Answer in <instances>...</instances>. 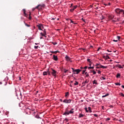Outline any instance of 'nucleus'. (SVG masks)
I'll return each mask as SVG.
<instances>
[{
	"instance_id": "nucleus-1",
	"label": "nucleus",
	"mask_w": 124,
	"mask_h": 124,
	"mask_svg": "<svg viewBox=\"0 0 124 124\" xmlns=\"http://www.w3.org/2000/svg\"><path fill=\"white\" fill-rule=\"evenodd\" d=\"M73 110H74V108H71V110L69 111L68 108H67L65 109V112L63 113V115L66 116L67 115H69V114H73V113H74Z\"/></svg>"
},
{
	"instance_id": "nucleus-2",
	"label": "nucleus",
	"mask_w": 124,
	"mask_h": 124,
	"mask_svg": "<svg viewBox=\"0 0 124 124\" xmlns=\"http://www.w3.org/2000/svg\"><path fill=\"white\" fill-rule=\"evenodd\" d=\"M72 69L73 70L74 74H79V73H80V72L82 71V70H80V69H75L73 68H72Z\"/></svg>"
},
{
	"instance_id": "nucleus-3",
	"label": "nucleus",
	"mask_w": 124,
	"mask_h": 124,
	"mask_svg": "<svg viewBox=\"0 0 124 124\" xmlns=\"http://www.w3.org/2000/svg\"><path fill=\"white\" fill-rule=\"evenodd\" d=\"M42 7H45V4H40L37 5V6L36 7V8L37 9H41Z\"/></svg>"
},
{
	"instance_id": "nucleus-4",
	"label": "nucleus",
	"mask_w": 124,
	"mask_h": 124,
	"mask_svg": "<svg viewBox=\"0 0 124 124\" xmlns=\"http://www.w3.org/2000/svg\"><path fill=\"white\" fill-rule=\"evenodd\" d=\"M37 27L40 31H42V29H44V27H43V25L39 24L37 25Z\"/></svg>"
},
{
	"instance_id": "nucleus-5",
	"label": "nucleus",
	"mask_w": 124,
	"mask_h": 124,
	"mask_svg": "<svg viewBox=\"0 0 124 124\" xmlns=\"http://www.w3.org/2000/svg\"><path fill=\"white\" fill-rule=\"evenodd\" d=\"M51 74L52 75V76H54L55 78H56V76H57V72L56 71V70L51 69Z\"/></svg>"
},
{
	"instance_id": "nucleus-6",
	"label": "nucleus",
	"mask_w": 124,
	"mask_h": 124,
	"mask_svg": "<svg viewBox=\"0 0 124 124\" xmlns=\"http://www.w3.org/2000/svg\"><path fill=\"white\" fill-rule=\"evenodd\" d=\"M71 101H72V100L69 99H64L63 101V103H71Z\"/></svg>"
},
{
	"instance_id": "nucleus-7",
	"label": "nucleus",
	"mask_w": 124,
	"mask_h": 124,
	"mask_svg": "<svg viewBox=\"0 0 124 124\" xmlns=\"http://www.w3.org/2000/svg\"><path fill=\"white\" fill-rule=\"evenodd\" d=\"M77 7H78L77 5L73 6V7H72V8L70 10V11L71 12H73L74 10H75V9H76V8H77Z\"/></svg>"
},
{
	"instance_id": "nucleus-8",
	"label": "nucleus",
	"mask_w": 124,
	"mask_h": 124,
	"mask_svg": "<svg viewBox=\"0 0 124 124\" xmlns=\"http://www.w3.org/2000/svg\"><path fill=\"white\" fill-rule=\"evenodd\" d=\"M96 68H107V66H105L100 64L99 65L96 67Z\"/></svg>"
},
{
	"instance_id": "nucleus-9",
	"label": "nucleus",
	"mask_w": 124,
	"mask_h": 124,
	"mask_svg": "<svg viewBox=\"0 0 124 124\" xmlns=\"http://www.w3.org/2000/svg\"><path fill=\"white\" fill-rule=\"evenodd\" d=\"M53 59L54 61H58V56L55 55H53Z\"/></svg>"
},
{
	"instance_id": "nucleus-10",
	"label": "nucleus",
	"mask_w": 124,
	"mask_h": 124,
	"mask_svg": "<svg viewBox=\"0 0 124 124\" xmlns=\"http://www.w3.org/2000/svg\"><path fill=\"white\" fill-rule=\"evenodd\" d=\"M89 82V80L86 79V81L82 83V85L83 87H84V86L86 85V84Z\"/></svg>"
},
{
	"instance_id": "nucleus-11",
	"label": "nucleus",
	"mask_w": 124,
	"mask_h": 124,
	"mask_svg": "<svg viewBox=\"0 0 124 124\" xmlns=\"http://www.w3.org/2000/svg\"><path fill=\"white\" fill-rule=\"evenodd\" d=\"M121 11H122V10L120 9H116L115 10V12H116V13H118V14H120Z\"/></svg>"
},
{
	"instance_id": "nucleus-12",
	"label": "nucleus",
	"mask_w": 124,
	"mask_h": 124,
	"mask_svg": "<svg viewBox=\"0 0 124 124\" xmlns=\"http://www.w3.org/2000/svg\"><path fill=\"white\" fill-rule=\"evenodd\" d=\"M65 60L66 61H67V62H69L70 61V57H68L67 56H65Z\"/></svg>"
},
{
	"instance_id": "nucleus-13",
	"label": "nucleus",
	"mask_w": 124,
	"mask_h": 124,
	"mask_svg": "<svg viewBox=\"0 0 124 124\" xmlns=\"http://www.w3.org/2000/svg\"><path fill=\"white\" fill-rule=\"evenodd\" d=\"M113 18H114L113 15L108 16V19H109L110 20H112V19H113Z\"/></svg>"
},
{
	"instance_id": "nucleus-14",
	"label": "nucleus",
	"mask_w": 124,
	"mask_h": 124,
	"mask_svg": "<svg viewBox=\"0 0 124 124\" xmlns=\"http://www.w3.org/2000/svg\"><path fill=\"white\" fill-rule=\"evenodd\" d=\"M68 95H69V92L66 93L65 94V97L67 98L68 97Z\"/></svg>"
},
{
	"instance_id": "nucleus-15",
	"label": "nucleus",
	"mask_w": 124,
	"mask_h": 124,
	"mask_svg": "<svg viewBox=\"0 0 124 124\" xmlns=\"http://www.w3.org/2000/svg\"><path fill=\"white\" fill-rule=\"evenodd\" d=\"M120 77H121V74L120 73H118L116 75V78H120Z\"/></svg>"
},
{
	"instance_id": "nucleus-16",
	"label": "nucleus",
	"mask_w": 124,
	"mask_h": 124,
	"mask_svg": "<svg viewBox=\"0 0 124 124\" xmlns=\"http://www.w3.org/2000/svg\"><path fill=\"white\" fill-rule=\"evenodd\" d=\"M88 109V112H89L90 113H92V109H91V107H89Z\"/></svg>"
},
{
	"instance_id": "nucleus-17",
	"label": "nucleus",
	"mask_w": 124,
	"mask_h": 124,
	"mask_svg": "<svg viewBox=\"0 0 124 124\" xmlns=\"http://www.w3.org/2000/svg\"><path fill=\"white\" fill-rule=\"evenodd\" d=\"M23 13L24 14V16H25V17H27V14H26V10L25 9H23Z\"/></svg>"
},
{
	"instance_id": "nucleus-18",
	"label": "nucleus",
	"mask_w": 124,
	"mask_h": 124,
	"mask_svg": "<svg viewBox=\"0 0 124 124\" xmlns=\"http://www.w3.org/2000/svg\"><path fill=\"white\" fill-rule=\"evenodd\" d=\"M82 117H84V114H82L80 113L78 116V118H82Z\"/></svg>"
},
{
	"instance_id": "nucleus-19",
	"label": "nucleus",
	"mask_w": 124,
	"mask_h": 124,
	"mask_svg": "<svg viewBox=\"0 0 124 124\" xmlns=\"http://www.w3.org/2000/svg\"><path fill=\"white\" fill-rule=\"evenodd\" d=\"M94 84H95L96 85H97V81H96V80H94L93 81V85H94Z\"/></svg>"
},
{
	"instance_id": "nucleus-20",
	"label": "nucleus",
	"mask_w": 124,
	"mask_h": 124,
	"mask_svg": "<svg viewBox=\"0 0 124 124\" xmlns=\"http://www.w3.org/2000/svg\"><path fill=\"white\" fill-rule=\"evenodd\" d=\"M117 67H118L119 68H123V67L122 66V65L120 64L117 65Z\"/></svg>"
},
{
	"instance_id": "nucleus-21",
	"label": "nucleus",
	"mask_w": 124,
	"mask_h": 124,
	"mask_svg": "<svg viewBox=\"0 0 124 124\" xmlns=\"http://www.w3.org/2000/svg\"><path fill=\"white\" fill-rule=\"evenodd\" d=\"M108 95H109V93H107L106 95H103L102 97L103 98L106 97V96H108Z\"/></svg>"
},
{
	"instance_id": "nucleus-22",
	"label": "nucleus",
	"mask_w": 124,
	"mask_h": 124,
	"mask_svg": "<svg viewBox=\"0 0 124 124\" xmlns=\"http://www.w3.org/2000/svg\"><path fill=\"white\" fill-rule=\"evenodd\" d=\"M51 53L52 54H57V53H59V51H52Z\"/></svg>"
},
{
	"instance_id": "nucleus-23",
	"label": "nucleus",
	"mask_w": 124,
	"mask_h": 124,
	"mask_svg": "<svg viewBox=\"0 0 124 124\" xmlns=\"http://www.w3.org/2000/svg\"><path fill=\"white\" fill-rule=\"evenodd\" d=\"M120 14H122V15H123V14H124V10H121V12Z\"/></svg>"
},
{
	"instance_id": "nucleus-24",
	"label": "nucleus",
	"mask_w": 124,
	"mask_h": 124,
	"mask_svg": "<svg viewBox=\"0 0 124 124\" xmlns=\"http://www.w3.org/2000/svg\"><path fill=\"white\" fill-rule=\"evenodd\" d=\"M47 72H44L43 73V75H44V76H45V75H47Z\"/></svg>"
},
{
	"instance_id": "nucleus-25",
	"label": "nucleus",
	"mask_w": 124,
	"mask_h": 124,
	"mask_svg": "<svg viewBox=\"0 0 124 124\" xmlns=\"http://www.w3.org/2000/svg\"><path fill=\"white\" fill-rule=\"evenodd\" d=\"M40 34H41L42 36H45V37H46V35L44 33L43 34V33L41 32Z\"/></svg>"
},
{
	"instance_id": "nucleus-26",
	"label": "nucleus",
	"mask_w": 124,
	"mask_h": 124,
	"mask_svg": "<svg viewBox=\"0 0 124 124\" xmlns=\"http://www.w3.org/2000/svg\"><path fill=\"white\" fill-rule=\"evenodd\" d=\"M24 23L25 26H26V27H30V26L29 25H28V24L26 23V22H25V21H24Z\"/></svg>"
},
{
	"instance_id": "nucleus-27",
	"label": "nucleus",
	"mask_w": 124,
	"mask_h": 124,
	"mask_svg": "<svg viewBox=\"0 0 124 124\" xmlns=\"http://www.w3.org/2000/svg\"><path fill=\"white\" fill-rule=\"evenodd\" d=\"M116 86H121V84L120 83H115Z\"/></svg>"
},
{
	"instance_id": "nucleus-28",
	"label": "nucleus",
	"mask_w": 124,
	"mask_h": 124,
	"mask_svg": "<svg viewBox=\"0 0 124 124\" xmlns=\"http://www.w3.org/2000/svg\"><path fill=\"white\" fill-rule=\"evenodd\" d=\"M47 74H48V75L50 76L51 75V73H50V72L49 71V69L48 70L47 72Z\"/></svg>"
},
{
	"instance_id": "nucleus-29",
	"label": "nucleus",
	"mask_w": 124,
	"mask_h": 124,
	"mask_svg": "<svg viewBox=\"0 0 124 124\" xmlns=\"http://www.w3.org/2000/svg\"><path fill=\"white\" fill-rule=\"evenodd\" d=\"M94 68V67L93 66V67H88V69H93Z\"/></svg>"
},
{
	"instance_id": "nucleus-30",
	"label": "nucleus",
	"mask_w": 124,
	"mask_h": 124,
	"mask_svg": "<svg viewBox=\"0 0 124 124\" xmlns=\"http://www.w3.org/2000/svg\"><path fill=\"white\" fill-rule=\"evenodd\" d=\"M87 62H90V63L92 62H91V59H87Z\"/></svg>"
},
{
	"instance_id": "nucleus-31",
	"label": "nucleus",
	"mask_w": 124,
	"mask_h": 124,
	"mask_svg": "<svg viewBox=\"0 0 124 124\" xmlns=\"http://www.w3.org/2000/svg\"><path fill=\"white\" fill-rule=\"evenodd\" d=\"M117 38L118 40H120V39H121V36H117Z\"/></svg>"
},
{
	"instance_id": "nucleus-32",
	"label": "nucleus",
	"mask_w": 124,
	"mask_h": 124,
	"mask_svg": "<svg viewBox=\"0 0 124 124\" xmlns=\"http://www.w3.org/2000/svg\"><path fill=\"white\" fill-rule=\"evenodd\" d=\"M44 33L46 35L47 34H46V30H44Z\"/></svg>"
},
{
	"instance_id": "nucleus-33",
	"label": "nucleus",
	"mask_w": 124,
	"mask_h": 124,
	"mask_svg": "<svg viewBox=\"0 0 124 124\" xmlns=\"http://www.w3.org/2000/svg\"><path fill=\"white\" fill-rule=\"evenodd\" d=\"M75 86H77L78 85V82L76 81V83H74Z\"/></svg>"
},
{
	"instance_id": "nucleus-34",
	"label": "nucleus",
	"mask_w": 124,
	"mask_h": 124,
	"mask_svg": "<svg viewBox=\"0 0 124 124\" xmlns=\"http://www.w3.org/2000/svg\"><path fill=\"white\" fill-rule=\"evenodd\" d=\"M94 117H96V118H97V117H98V115H97V114H93Z\"/></svg>"
},
{
	"instance_id": "nucleus-35",
	"label": "nucleus",
	"mask_w": 124,
	"mask_h": 124,
	"mask_svg": "<svg viewBox=\"0 0 124 124\" xmlns=\"http://www.w3.org/2000/svg\"><path fill=\"white\" fill-rule=\"evenodd\" d=\"M37 9V8H36V7L35 8H33L32 10V11H34V10H35V9Z\"/></svg>"
},
{
	"instance_id": "nucleus-36",
	"label": "nucleus",
	"mask_w": 124,
	"mask_h": 124,
	"mask_svg": "<svg viewBox=\"0 0 124 124\" xmlns=\"http://www.w3.org/2000/svg\"><path fill=\"white\" fill-rule=\"evenodd\" d=\"M67 71H68V70L64 69V73H66V72H67Z\"/></svg>"
},
{
	"instance_id": "nucleus-37",
	"label": "nucleus",
	"mask_w": 124,
	"mask_h": 124,
	"mask_svg": "<svg viewBox=\"0 0 124 124\" xmlns=\"http://www.w3.org/2000/svg\"><path fill=\"white\" fill-rule=\"evenodd\" d=\"M93 75L96 74V72L95 71H94V70L93 71Z\"/></svg>"
},
{
	"instance_id": "nucleus-38",
	"label": "nucleus",
	"mask_w": 124,
	"mask_h": 124,
	"mask_svg": "<svg viewBox=\"0 0 124 124\" xmlns=\"http://www.w3.org/2000/svg\"><path fill=\"white\" fill-rule=\"evenodd\" d=\"M34 48H35V49H38V46H34Z\"/></svg>"
},
{
	"instance_id": "nucleus-39",
	"label": "nucleus",
	"mask_w": 124,
	"mask_h": 124,
	"mask_svg": "<svg viewBox=\"0 0 124 124\" xmlns=\"http://www.w3.org/2000/svg\"><path fill=\"white\" fill-rule=\"evenodd\" d=\"M85 111L86 112V113H88V112H89V110H88V108H85Z\"/></svg>"
},
{
	"instance_id": "nucleus-40",
	"label": "nucleus",
	"mask_w": 124,
	"mask_h": 124,
	"mask_svg": "<svg viewBox=\"0 0 124 124\" xmlns=\"http://www.w3.org/2000/svg\"><path fill=\"white\" fill-rule=\"evenodd\" d=\"M107 59H110V57H109L108 56H106V59L107 60Z\"/></svg>"
},
{
	"instance_id": "nucleus-41",
	"label": "nucleus",
	"mask_w": 124,
	"mask_h": 124,
	"mask_svg": "<svg viewBox=\"0 0 124 124\" xmlns=\"http://www.w3.org/2000/svg\"><path fill=\"white\" fill-rule=\"evenodd\" d=\"M70 7L71 8H72V7H73V3H72L71 4V6H70Z\"/></svg>"
},
{
	"instance_id": "nucleus-42",
	"label": "nucleus",
	"mask_w": 124,
	"mask_h": 124,
	"mask_svg": "<svg viewBox=\"0 0 124 124\" xmlns=\"http://www.w3.org/2000/svg\"><path fill=\"white\" fill-rule=\"evenodd\" d=\"M114 42H118V40H113Z\"/></svg>"
},
{
	"instance_id": "nucleus-43",
	"label": "nucleus",
	"mask_w": 124,
	"mask_h": 124,
	"mask_svg": "<svg viewBox=\"0 0 124 124\" xmlns=\"http://www.w3.org/2000/svg\"><path fill=\"white\" fill-rule=\"evenodd\" d=\"M101 79H102V80H105L106 78H105L102 77L101 78Z\"/></svg>"
},
{
	"instance_id": "nucleus-44",
	"label": "nucleus",
	"mask_w": 124,
	"mask_h": 124,
	"mask_svg": "<svg viewBox=\"0 0 124 124\" xmlns=\"http://www.w3.org/2000/svg\"><path fill=\"white\" fill-rule=\"evenodd\" d=\"M84 69H87L88 68V66H86L85 67L83 68Z\"/></svg>"
},
{
	"instance_id": "nucleus-45",
	"label": "nucleus",
	"mask_w": 124,
	"mask_h": 124,
	"mask_svg": "<svg viewBox=\"0 0 124 124\" xmlns=\"http://www.w3.org/2000/svg\"><path fill=\"white\" fill-rule=\"evenodd\" d=\"M106 120L107 121H110V118H108L106 119Z\"/></svg>"
},
{
	"instance_id": "nucleus-46",
	"label": "nucleus",
	"mask_w": 124,
	"mask_h": 124,
	"mask_svg": "<svg viewBox=\"0 0 124 124\" xmlns=\"http://www.w3.org/2000/svg\"><path fill=\"white\" fill-rule=\"evenodd\" d=\"M100 65V63H97V64H96V66H99Z\"/></svg>"
},
{
	"instance_id": "nucleus-47",
	"label": "nucleus",
	"mask_w": 124,
	"mask_h": 124,
	"mask_svg": "<svg viewBox=\"0 0 124 124\" xmlns=\"http://www.w3.org/2000/svg\"><path fill=\"white\" fill-rule=\"evenodd\" d=\"M65 121H66L67 122H68V121H69V120L68 119H67V118H65Z\"/></svg>"
},
{
	"instance_id": "nucleus-48",
	"label": "nucleus",
	"mask_w": 124,
	"mask_h": 124,
	"mask_svg": "<svg viewBox=\"0 0 124 124\" xmlns=\"http://www.w3.org/2000/svg\"><path fill=\"white\" fill-rule=\"evenodd\" d=\"M29 20H31V16H29Z\"/></svg>"
},
{
	"instance_id": "nucleus-49",
	"label": "nucleus",
	"mask_w": 124,
	"mask_h": 124,
	"mask_svg": "<svg viewBox=\"0 0 124 124\" xmlns=\"http://www.w3.org/2000/svg\"><path fill=\"white\" fill-rule=\"evenodd\" d=\"M98 73L99 74H100V73H101V71H98Z\"/></svg>"
},
{
	"instance_id": "nucleus-50",
	"label": "nucleus",
	"mask_w": 124,
	"mask_h": 124,
	"mask_svg": "<svg viewBox=\"0 0 124 124\" xmlns=\"http://www.w3.org/2000/svg\"><path fill=\"white\" fill-rule=\"evenodd\" d=\"M71 23H72L73 24H74V21L73 20H71Z\"/></svg>"
},
{
	"instance_id": "nucleus-51",
	"label": "nucleus",
	"mask_w": 124,
	"mask_h": 124,
	"mask_svg": "<svg viewBox=\"0 0 124 124\" xmlns=\"http://www.w3.org/2000/svg\"><path fill=\"white\" fill-rule=\"evenodd\" d=\"M121 95H122V96H123V97H124V93H121Z\"/></svg>"
},
{
	"instance_id": "nucleus-52",
	"label": "nucleus",
	"mask_w": 124,
	"mask_h": 124,
	"mask_svg": "<svg viewBox=\"0 0 124 124\" xmlns=\"http://www.w3.org/2000/svg\"><path fill=\"white\" fill-rule=\"evenodd\" d=\"M60 101H61V102H62L63 101H62V99H60Z\"/></svg>"
},
{
	"instance_id": "nucleus-53",
	"label": "nucleus",
	"mask_w": 124,
	"mask_h": 124,
	"mask_svg": "<svg viewBox=\"0 0 124 124\" xmlns=\"http://www.w3.org/2000/svg\"><path fill=\"white\" fill-rule=\"evenodd\" d=\"M100 49H101V47H99L97 51H99V50H100Z\"/></svg>"
},
{
	"instance_id": "nucleus-54",
	"label": "nucleus",
	"mask_w": 124,
	"mask_h": 124,
	"mask_svg": "<svg viewBox=\"0 0 124 124\" xmlns=\"http://www.w3.org/2000/svg\"><path fill=\"white\" fill-rule=\"evenodd\" d=\"M89 74H86V77H89Z\"/></svg>"
},
{
	"instance_id": "nucleus-55",
	"label": "nucleus",
	"mask_w": 124,
	"mask_h": 124,
	"mask_svg": "<svg viewBox=\"0 0 124 124\" xmlns=\"http://www.w3.org/2000/svg\"><path fill=\"white\" fill-rule=\"evenodd\" d=\"M117 21H121V18H117Z\"/></svg>"
},
{
	"instance_id": "nucleus-56",
	"label": "nucleus",
	"mask_w": 124,
	"mask_h": 124,
	"mask_svg": "<svg viewBox=\"0 0 124 124\" xmlns=\"http://www.w3.org/2000/svg\"><path fill=\"white\" fill-rule=\"evenodd\" d=\"M85 71H84V70H83V71H82V74H84V73H85Z\"/></svg>"
},
{
	"instance_id": "nucleus-57",
	"label": "nucleus",
	"mask_w": 124,
	"mask_h": 124,
	"mask_svg": "<svg viewBox=\"0 0 124 124\" xmlns=\"http://www.w3.org/2000/svg\"><path fill=\"white\" fill-rule=\"evenodd\" d=\"M107 5H111V3H108Z\"/></svg>"
},
{
	"instance_id": "nucleus-58",
	"label": "nucleus",
	"mask_w": 124,
	"mask_h": 124,
	"mask_svg": "<svg viewBox=\"0 0 124 124\" xmlns=\"http://www.w3.org/2000/svg\"><path fill=\"white\" fill-rule=\"evenodd\" d=\"M103 58H104V59H106V56H103Z\"/></svg>"
},
{
	"instance_id": "nucleus-59",
	"label": "nucleus",
	"mask_w": 124,
	"mask_h": 124,
	"mask_svg": "<svg viewBox=\"0 0 124 124\" xmlns=\"http://www.w3.org/2000/svg\"><path fill=\"white\" fill-rule=\"evenodd\" d=\"M122 88H123V89H124V85H122Z\"/></svg>"
},
{
	"instance_id": "nucleus-60",
	"label": "nucleus",
	"mask_w": 124,
	"mask_h": 124,
	"mask_svg": "<svg viewBox=\"0 0 124 124\" xmlns=\"http://www.w3.org/2000/svg\"><path fill=\"white\" fill-rule=\"evenodd\" d=\"M37 117V119H39V116H36Z\"/></svg>"
},
{
	"instance_id": "nucleus-61",
	"label": "nucleus",
	"mask_w": 124,
	"mask_h": 124,
	"mask_svg": "<svg viewBox=\"0 0 124 124\" xmlns=\"http://www.w3.org/2000/svg\"><path fill=\"white\" fill-rule=\"evenodd\" d=\"M83 68H83V67H80L81 69H83Z\"/></svg>"
},
{
	"instance_id": "nucleus-62",
	"label": "nucleus",
	"mask_w": 124,
	"mask_h": 124,
	"mask_svg": "<svg viewBox=\"0 0 124 124\" xmlns=\"http://www.w3.org/2000/svg\"><path fill=\"white\" fill-rule=\"evenodd\" d=\"M82 21H83V22H85V19H83V18H82Z\"/></svg>"
},
{
	"instance_id": "nucleus-63",
	"label": "nucleus",
	"mask_w": 124,
	"mask_h": 124,
	"mask_svg": "<svg viewBox=\"0 0 124 124\" xmlns=\"http://www.w3.org/2000/svg\"><path fill=\"white\" fill-rule=\"evenodd\" d=\"M56 44H57V43H53L54 45H56Z\"/></svg>"
},
{
	"instance_id": "nucleus-64",
	"label": "nucleus",
	"mask_w": 124,
	"mask_h": 124,
	"mask_svg": "<svg viewBox=\"0 0 124 124\" xmlns=\"http://www.w3.org/2000/svg\"><path fill=\"white\" fill-rule=\"evenodd\" d=\"M51 20H55V18H53L51 19Z\"/></svg>"
}]
</instances>
